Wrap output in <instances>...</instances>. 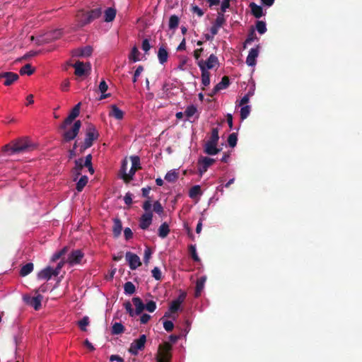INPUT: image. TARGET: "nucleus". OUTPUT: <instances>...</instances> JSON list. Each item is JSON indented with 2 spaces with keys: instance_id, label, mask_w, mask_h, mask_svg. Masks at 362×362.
Listing matches in <instances>:
<instances>
[{
  "instance_id": "c85d7f7f",
  "label": "nucleus",
  "mask_w": 362,
  "mask_h": 362,
  "mask_svg": "<svg viewBox=\"0 0 362 362\" xmlns=\"http://www.w3.org/2000/svg\"><path fill=\"white\" fill-rule=\"evenodd\" d=\"M33 269H34V265L33 263H31V262L27 263L21 267V269L20 270V275L21 276H25L28 275L29 274H30L33 271Z\"/></svg>"
},
{
  "instance_id": "5701e85b",
  "label": "nucleus",
  "mask_w": 362,
  "mask_h": 362,
  "mask_svg": "<svg viewBox=\"0 0 362 362\" xmlns=\"http://www.w3.org/2000/svg\"><path fill=\"white\" fill-rule=\"evenodd\" d=\"M206 280V276H201L200 278H199L197 280L195 292H194V296L196 298L200 296L202 291L204 289Z\"/></svg>"
},
{
  "instance_id": "603ef678",
  "label": "nucleus",
  "mask_w": 362,
  "mask_h": 362,
  "mask_svg": "<svg viewBox=\"0 0 362 362\" xmlns=\"http://www.w3.org/2000/svg\"><path fill=\"white\" fill-rule=\"evenodd\" d=\"M49 37L47 40H57L62 35V31L60 30H55L47 34Z\"/></svg>"
},
{
  "instance_id": "4be33fe9",
  "label": "nucleus",
  "mask_w": 362,
  "mask_h": 362,
  "mask_svg": "<svg viewBox=\"0 0 362 362\" xmlns=\"http://www.w3.org/2000/svg\"><path fill=\"white\" fill-rule=\"evenodd\" d=\"M200 64L201 63H198V66L202 72V83L204 86H208L210 84V73Z\"/></svg>"
},
{
  "instance_id": "4c0bfd02",
  "label": "nucleus",
  "mask_w": 362,
  "mask_h": 362,
  "mask_svg": "<svg viewBox=\"0 0 362 362\" xmlns=\"http://www.w3.org/2000/svg\"><path fill=\"white\" fill-rule=\"evenodd\" d=\"M218 140H219L218 129L216 127L213 128L211 130V136H210L209 139L207 141V142L218 144Z\"/></svg>"
},
{
  "instance_id": "a878e982",
  "label": "nucleus",
  "mask_w": 362,
  "mask_h": 362,
  "mask_svg": "<svg viewBox=\"0 0 362 362\" xmlns=\"http://www.w3.org/2000/svg\"><path fill=\"white\" fill-rule=\"evenodd\" d=\"M230 84V80L228 76H224L221 81L215 86V91H220L226 89Z\"/></svg>"
},
{
  "instance_id": "e433bc0d",
  "label": "nucleus",
  "mask_w": 362,
  "mask_h": 362,
  "mask_svg": "<svg viewBox=\"0 0 362 362\" xmlns=\"http://www.w3.org/2000/svg\"><path fill=\"white\" fill-rule=\"evenodd\" d=\"M89 317L88 316H84L77 322V325L81 331L86 332L87 330L86 327L89 325Z\"/></svg>"
},
{
  "instance_id": "72a5a7b5",
  "label": "nucleus",
  "mask_w": 362,
  "mask_h": 362,
  "mask_svg": "<svg viewBox=\"0 0 362 362\" xmlns=\"http://www.w3.org/2000/svg\"><path fill=\"white\" fill-rule=\"evenodd\" d=\"M35 71V69H33L30 64H27L22 66L20 69V74L25 75L27 74L28 76L32 75Z\"/></svg>"
},
{
  "instance_id": "6e6d98bb",
  "label": "nucleus",
  "mask_w": 362,
  "mask_h": 362,
  "mask_svg": "<svg viewBox=\"0 0 362 362\" xmlns=\"http://www.w3.org/2000/svg\"><path fill=\"white\" fill-rule=\"evenodd\" d=\"M151 273H152V276H153V278L156 280L159 281L162 279L161 272L158 267H154L152 269Z\"/></svg>"
},
{
  "instance_id": "1a4fd4ad",
  "label": "nucleus",
  "mask_w": 362,
  "mask_h": 362,
  "mask_svg": "<svg viewBox=\"0 0 362 362\" xmlns=\"http://www.w3.org/2000/svg\"><path fill=\"white\" fill-rule=\"evenodd\" d=\"M131 269L134 270L141 265L139 257L131 252H127L125 255Z\"/></svg>"
},
{
  "instance_id": "9d476101",
  "label": "nucleus",
  "mask_w": 362,
  "mask_h": 362,
  "mask_svg": "<svg viewBox=\"0 0 362 362\" xmlns=\"http://www.w3.org/2000/svg\"><path fill=\"white\" fill-rule=\"evenodd\" d=\"M23 299L28 304L33 306L35 310H38L41 308V302L43 299V296L38 293L36 296L32 298L24 296Z\"/></svg>"
},
{
  "instance_id": "b1692460",
  "label": "nucleus",
  "mask_w": 362,
  "mask_h": 362,
  "mask_svg": "<svg viewBox=\"0 0 362 362\" xmlns=\"http://www.w3.org/2000/svg\"><path fill=\"white\" fill-rule=\"evenodd\" d=\"M252 14L257 18H259L263 16V9L262 6L256 4L254 2L250 4Z\"/></svg>"
},
{
  "instance_id": "473e14b6",
  "label": "nucleus",
  "mask_w": 362,
  "mask_h": 362,
  "mask_svg": "<svg viewBox=\"0 0 362 362\" xmlns=\"http://www.w3.org/2000/svg\"><path fill=\"white\" fill-rule=\"evenodd\" d=\"M140 52L136 47H132L131 52L129 55V59L133 62H136L140 60L139 59Z\"/></svg>"
},
{
  "instance_id": "de8ad7c7",
  "label": "nucleus",
  "mask_w": 362,
  "mask_h": 362,
  "mask_svg": "<svg viewBox=\"0 0 362 362\" xmlns=\"http://www.w3.org/2000/svg\"><path fill=\"white\" fill-rule=\"evenodd\" d=\"M189 252L191 255L192 258L194 262H199L200 259L197 255L195 245H191L189 246Z\"/></svg>"
},
{
  "instance_id": "a19ab883",
  "label": "nucleus",
  "mask_w": 362,
  "mask_h": 362,
  "mask_svg": "<svg viewBox=\"0 0 362 362\" xmlns=\"http://www.w3.org/2000/svg\"><path fill=\"white\" fill-rule=\"evenodd\" d=\"M127 165H128L127 160L126 159L123 160L122 166L119 170L120 177L124 180V182H125V179H126L125 175H128V173H127Z\"/></svg>"
},
{
  "instance_id": "7ed1b4c3",
  "label": "nucleus",
  "mask_w": 362,
  "mask_h": 362,
  "mask_svg": "<svg viewBox=\"0 0 362 362\" xmlns=\"http://www.w3.org/2000/svg\"><path fill=\"white\" fill-rule=\"evenodd\" d=\"M172 345L165 341L160 344L158 348L157 354H156V362H172Z\"/></svg>"
},
{
  "instance_id": "393cba45",
  "label": "nucleus",
  "mask_w": 362,
  "mask_h": 362,
  "mask_svg": "<svg viewBox=\"0 0 362 362\" xmlns=\"http://www.w3.org/2000/svg\"><path fill=\"white\" fill-rule=\"evenodd\" d=\"M132 302L136 308V315H140L145 309V305L139 297H134L132 298Z\"/></svg>"
},
{
  "instance_id": "052dcab7",
  "label": "nucleus",
  "mask_w": 362,
  "mask_h": 362,
  "mask_svg": "<svg viewBox=\"0 0 362 362\" xmlns=\"http://www.w3.org/2000/svg\"><path fill=\"white\" fill-rule=\"evenodd\" d=\"M143 71H144V66L141 65H139L136 68V71H134L133 79H132L133 83H136L137 81L138 77L140 76V74H141V72Z\"/></svg>"
},
{
  "instance_id": "f257e3e1",
  "label": "nucleus",
  "mask_w": 362,
  "mask_h": 362,
  "mask_svg": "<svg viewBox=\"0 0 362 362\" xmlns=\"http://www.w3.org/2000/svg\"><path fill=\"white\" fill-rule=\"evenodd\" d=\"M102 14L100 8H96L90 11L80 10L76 14V22L78 28H83L90 24L94 20L98 19Z\"/></svg>"
},
{
  "instance_id": "e2e57ef3",
  "label": "nucleus",
  "mask_w": 362,
  "mask_h": 362,
  "mask_svg": "<svg viewBox=\"0 0 362 362\" xmlns=\"http://www.w3.org/2000/svg\"><path fill=\"white\" fill-rule=\"evenodd\" d=\"M141 48L145 52H148L150 49L151 48V46L149 43V40L148 39H144L142 41Z\"/></svg>"
},
{
  "instance_id": "a211bd4d",
  "label": "nucleus",
  "mask_w": 362,
  "mask_h": 362,
  "mask_svg": "<svg viewBox=\"0 0 362 362\" xmlns=\"http://www.w3.org/2000/svg\"><path fill=\"white\" fill-rule=\"evenodd\" d=\"M124 113L120 110L116 105H112L110 107V111L109 112V116L111 117H114L117 120H121L124 118Z\"/></svg>"
},
{
  "instance_id": "39448f33",
  "label": "nucleus",
  "mask_w": 362,
  "mask_h": 362,
  "mask_svg": "<svg viewBox=\"0 0 362 362\" xmlns=\"http://www.w3.org/2000/svg\"><path fill=\"white\" fill-rule=\"evenodd\" d=\"M99 136L98 132L93 124H90L86 133V137L84 139L85 147H91L93 144V141L98 139Z\"/></svg>"
},
{
  "instance_id": "0eeeda50",
  "label": "nucleus",
  "mask_w": 362,
  "mask_h": 362,
  "mask_svg": "<svg viewBox=\"0 0 362 362\" xmlns=\"http://www.w3.org/2000/svg\"><path fill=\"white\" fill-rule=\"evenodd\" d=\"M131 160H132V168L129 170V172L128 175H125V182L129 183L130 181H132L134 179V176L136 172V170L141 168V163H140V158L137 156H131Z\"/></svg>"
},
{
  "instance_id": "a18cd8bd",
  "label": "nucleus",
  "mask_w": 362,
  "mask_h": 362,
  "mask_svg": "<svg viewBox=\"0 0 362 362\" xmlns=\"http://www.w3.org/2000/svg\"><path fill=\"white\" fill-rule=\"evenodd\" d=\"M250 112V106L245 105L241 107L240 110V118L242 120L245 119Z\"/></svg>"
},
{
  "instance_id": "cd10ccee",
  "label": "nucleus",
  "mask_w": 362,
  "mask_h": 362,
  "mask_svg": "<svg viewBox=\"0 0 362 362\" xmlns=\"http://www.w3.org/2000/svg\"><path fill=\"white\" fill-rule=\"evenodd\" d=\"M170 233L169 226L166 222L163 223L158 228V236L165 238Z\"/></svg>"
},
{
  "instance_id": "680f3d73",
  "label": "nucleus",
  "mask_w": 362,
  "mask_h": 362,
  "mask_svg": "<svg viewBox=\"0 0 362 362\" xmlns=\"http://www.w3.org/2000/svg\"><path fill=\"white\" fill-rule=\"evenodd\" d=\"M163 327L167 332H171L174 328L173 322L170 320H166L163 322Z\"/></svg>"
},
{
  "instance_id": "dca6fc26",
  "label": "nucleus",
  "mask_w": 362,
  "mask_h": 362,
  "mask_svg": "<svg viewBox=\"0 0 362 362\" xmlns=\"http://www.w3.org/2000/svg\"><path fill=\"white\" fill-rule=\"evenodd\" d=\"M259 47L257 45L255 48H252L246 59V64L250 66H253L256 64V59L259 55Z\"/></svg>"
},
{
  "instance_id": "ea45409f",
  "label": "nucleus",
  "mask_w": 362,
  "mask_h": 362,
  "mask_svg": "<svg viewBox=\"0 0 362 362\" xmlns=\"http://www.w3.org/2000/svg\"><path fill=\"white\" fill-rule=\"evenodd\" d=\"M180 19L178 16L176 15H173L170 17L169 19V28L170 29H175L178 27Z\"/></svg>"
},
{
  "instance_id": "423d86ee",
  "label": "nucleus",
  "mask_w": 362,
  "mask_h": 362,
  "mask_svg": "<svg viewBox=\"0 0 362 362\" xmlns=\"http://www.w3.org/2000/svg\"><path fill=\"white\" fill-rule=\"evenodd\" d=\"M81 127V122L80 120L75 121L73 127L70 129L65 131L62 134L64 140L68 142L74 139L77 136Z\"/></svg>"
},
{
  "instance_id": "6e6552de",
  "label": "nucleus",
  "mask_w": 362,
  "mask_h": 362,
  "mask_svg": "<svg viewBox=\"0 0 362 362\" xmlns=\"http://www.w3.org/2000/svg\"><path fill=\"white\" fill-rule=\"evenodd\" d=\"M198 63H201L200 64L202 66H204L206 69V70H207V71H208V69H212L215 66L218 67V66H219L218 59L214 54H210V56L208 57V59L206 61H204V60L199 61V62H197V64Z\"/></svg>"
},
{
  "instance_id": "774afa93",
  "label": "nucleus",
  "mask_w": 362,
  "mask_h": 362,
  "mask_svg": "<svg viewBox=\"0 0 362 362\" xmlns=\"http://www.w3.org/2000/svg\"><path fill=\"white\" fill-rule=\"evenodd\" d=\"M143 209L145 211V213H148V211H151V200L147 199L145 201L142 206Z\"/></svg>"
},
{
  "instance_id": "f8f14e48",
  "label": "nucleus",
  "mask_w": 362,
  "mask_h": 362,
  "mask_svg": "<svg viewBox=\"0 0 362 362\" xmlns=\"http://www.w3.org/2000/svg\"><path fill=\"white\" fill-rule=\"evenodd\" d=\"M0 76L1 79L5 78L4 84L6 86L12 85L19 78V76L17 74L11 71L0 73Z\"/></svg>"
},
{
  "instance_id": "4468645a",
  "label": "nucleus",
  "mask_w": 362,
  "mask_h": 362,
  "mask_svg": "<svg viewBox=\"0 0 362 362\" xmlns=\"http://www.w3.org/2000/svg\"><path fill=\"white\" fill-rule=\"evenodd\" d=\"M153 213L148 211L144 213L140 218L139 227L143 230H146L152 223Z\"/></svg>"
},
{
  "instance_id": "7c9ffc66",
  "label": "nucleus",
  "mask_w": 362,
  "mask_h": 362,
  "mask_svg": "<svg viewBox=\"0 0 362 362\" xmlns=\"http://www.w3.org/2000/svg\"><path fill=\"white\" fill-rule=\"evenodd\" d=\"M108 88V86L105 80H102L99 84V90L101 92L102 95L100 97V100H103L107 98L110 94H105Z\"/></svg>"
},
{
  "instance_id": "69168bd1",
  "label": "nucleus",
  "mask_w": 362,
  "mask_h": 362,
  "mask_svg": "<svg viewBox=\"0 0 362 362\" xmlns=\"http://www.w3.org/2000/svg\"><path fill=\"white\" fill-rule=\"evenodd\" d=\"M252 95V93L248 92L245 95H244L240 101L239 105L243 106L247 104L249 102L250 95Z\"/></svg>"
},
{
  "instance_id": "6ab92c4d",
  "label": "nucleus",
  "mask_w": 362,
  "mask_h": 362,
  "mask_svg": "<svg viewBox=\"0 0 362 362\" xmlns=\"http://www.w3.org/2000/svg\"><path fill=\"white\" fill-rule=\"evenodd\" d=\"M122 230V223L119 218H115L113 219L112 232L115 238H118Z\"/></svg>"
},
{
  "instance_id": "8fccbe9b",
  "label": "nucleus",
  "mask_w": 362,
  "mask_h": 362,
  "mask_svg": "<svg viewBox=\"0 0 362 362\" xmlns=\"http://www.w3.org/2000/svg\"><path fill=\"white\" fill-rule=\"evenodd\" d=\"M76 118L69 115L68 117L64 120L63 123L60 125V129L65 130L68 125L71 124Z\"/></svg>"
},
{
  "instance_id": "c03bdc74",
  "label": "nucleus",
  "mask_w": 362,
  "mask_h": 362,
  "mask_svg": "<svg viewBox=\"0 0 362 362\" xmlns=\"http://www.w3.org/2000/svg\"><path fill=\"white\" fill-rule=\"evenodd\" d=\"M238 141V136L236 133H232L228 136V145L233 148L236 146Z\"/></svg>"
},
{
  "instance_id": "bf43d9fd",
  "label": "nucleus",
  "mask_w": 362,
  "mask_h": 362,
  "mask_svg": "<svg viewBox=\"0 0 362 362\" xmlns=\"http://www.w3.org/2000/svg\"><path fill=\"white\" fill-rule=\"evenodd\" d=\"M83 158H80L74 160L75 166L74 167L78 170H82L85 165H83Z\"/></svg>"
},
{
  "instance_id": "0e129e2a",
  "label": "nucleus",
  "mask_w": 362,
  "mask_h": 362,
  "mask_svg": "<svg viewBox=\"0 0 362 362\" xmlns=\"http://www.w3.org/2000/svg\"><path fill=\"white\" fill-rule=\"evenodd\" d=\"M151 250L150 247H147L146 249H145V251H144V261L146 264H147L148 262V260L149 259L151 258Z\"/></svg>"
},
{
  "instance_id": "f3484780",
  "label": "nucleus",
  "mask_w": 362,
  "mask_h": 362,
  "mask_svg": "<svg viewBox=\"0 0 362 362\" xmlns=\"http://www.w3.org/2000/svg\"><path fill=\"white\" fill-rule=\"evenodd\" d=\"M217 144L206 142L204 146V151L207 155H216L221 151V148H217Z\"/></svg>"
},
{
  "instance_id": "ddd939ff",
  "label": "nucleus",
  "mask_w": 362,
  "mask_h": 362,
  "mask_svg": "<svg viewBox=\"0 0 362 362\" xmlns=\"http://www.w3.org/2000/svg\"><path fill=\"white\" fill-rule=\"evenodd\" d=\"M83 256H84V255L81 252V250H73L69 255L67 262L71 265L79 264L81 262Z\"/></svg>"
},
{
  "instance_id": "09e8293b",
  "label": "nucleus",
  "mask_w": 362,
  "mask_h": 362,
  "mask_svg": "<svg viewBox=\"0 0 362 362\" xmlns=\"http://www.w3.org/2000/svg\"><path fill=\"white\" fill-rule=\"evenodd\" d=\"M256 28L259 33L264 34L267 31L266 23L264 21H258L256 23Z\"/></svg>"
},
{
  "instance_id": "37998d69",
  "label": "nucleus",
  "mask_w": 362,
  "mask_h": 362,
  "mask_svg": "<svg viewBox=\"0 0 362 362\" xmlns=\"http://www.w3.org/2000/svg\"><path fill=\"white\" fill-rule=\"evenodd\" d=\"M67 251H68V247H63L61 250H59V252H55L53 255V256L52 257V261L55 262L56 260L59 259L63 255H64L67 252Z\"/></svg>"
},
{
  "instance_id": "5fc2aeb1",
  "label": "nucleus",
  "mask_w": 362,
  "mask_h": 362,
  "mask_svg": "<svg viewBox=\"0 0 362 362\" xmlns=\"http://www.w3.org/2000/svg\"><path fill=\"white\" fill-rule=\"evenodd\" d=\"M80 49L82 52L81 54L83 55V57H90L92 54L93 47L91 46L88 45L84 47H81Z\"/></svg>"
},
{
  "instance_id": "c756f323",
  "label": "nucleus",
  "mask_w": 362,
  "mask_h": 362,
  "mask_svg": "<svg viewBox=\"0 0 362 362\" xmlns=\"http://www.w3.org/2000/svg\"><path fill=\"white\" fill-rule=\"evenodd\" d=\"M202 194V192L199 185L193 186L192 187L190 188L189 191V197L191 199H195Z\"/></svg>"
},
{
  "instance_id": "13d9d810",
  "label": "nucleus",
  "mask_w": 362,
  "mask_h": 362,
  "mask_svg": "<svg viewBox=\"0 0 362 362\" xmlns=\"http://www.w3.org/2000/svg\"><path fill=\"white\" fill-rule=\"evenodd\" d=\"M145 308L150 313H153L155 311V310L156 309V303L155 301L153 300H150L148 301L146 305H145Z\"/></svg>"
},
{
  "instance_id": "58836bf2",
  "label": "nucleus",
  "mask_w": 362,
  "mask_h": 362,
  "mask_svg": "<svg viewBox=\"0 0 362 362\" xmlns=\"http://www.w3.org/2000/svg\"><path fill=\"white\" fill-rule=\"evenodd\" d=\"M124 331V327L119 322H115L112 327V334H119Z\"/></svg>"
},
{
  "instance_id": "338daca9",
  "label": "nucleus",
  "mask_w": 362,
  "mask_h": 362,
  "mask_svg": "<svg viewBox=\"0 0 362 362\" xmlns=\"http://www.w3.org/2000/svg\"><path fill=\"white\" fill-rule=\"evenodd\" d=\"M203 52H204V49L202 47L199 48V49H196L194 51V57L197 60V62L202 60V59H200V57H201V55L203 53Z\"/></svg>"
},
{
  "instance_id": "9b49d317",
  "label": "nucleus",
  "mask_w": 362,
  "mask_h": 362,
  "mask_svg": "<svg viewBox=\"0 0 362 362\" xmlns=\"http://www.w3.org/2000/svg\"><path fill=\"white\" fill-rule=\"evenodd\" d=\"M73 66L75 69L74 74L77 76H82L86 74V71L90 69L89 63L84 64L83 62L77 61Z\"/></svg>"
},
{
  "instance_id": "aec40b11",
  "label": "nucleus",
  "mask_w": 362,
  "mask_h": 362,
  "mask_svg": "<svg viewBox=\"0 0 362 362\" xmlns=\"http://www.w3.org/2000/svg\"><path fill=\"white\" fill-rule=\"evenodd\" d=\"M168 58V52L165 45H162L159 47L158 52V59L161 64H164Z\"/></svg>"
},
{
  "instance_id": "c9c22d12",
  "label": "nucleus",
  "mask_w": 362,
  "mask_h": 362,
  "mask_svg": "<svg viewBox=\"0 0 362 362\" xmlns=\"http://www.w3.org/2000/svg\"><path fill=\"white\" fill-rule=\"evenodd\" d=\"M177 178L178 173L175 170L168 171L165 176V179L169 182H175Z\"/></svg>"
},
{
  "instance_id": "2f4dec72",
  "label": "nucleus",
  "mask_w": 362,
  "mask_h": 362,
  "mask_svg": "<svg viewBox=\"0 0 362 362\" xmlns=\"http://www.w3.org/2000/svg\"><path fill=\"white\" fill-rule=\"evenodd\" d=\"M88 178L86 175H82L76 183V189L78 192H81L88 183Z\"/></svg>"
},
{
  "instance_id": "f704fd0d",
  "label": "nucleus",
  "mask_w": 362,
  "mask_h": 362,
  "mask_svg": "<svg viewBox=\"0 0 362 362\" xmlns=\"http://www.w3.org/2000/svg\"><path fill=\"white\" fill-rule=\"evenodd\" d=\"M124 293L128 295H132L135 293L136 287L131 281H127L124 285Z\"/></svg>"
},
{
  "instance_id": "864d4df0",
  "label": "nucleus",
  "mask_w": 362,
  "mask_h": 362,
  "mask_svg": "<svg viewBox=\"0 0 362 362\" xmlns=\"http://www.w3.org/2000/svg\"><path fill=\"white\" fill-rule=\"evenodd\" d=\"M153 211L160 215L161 214L163 213V206L161 205V204L160 203L159 201H156L153 203Z\"/></svg>"
},
{
  "instance_id": "3c124183",
  "label": "nucleus",
  "mask_w": 362,
  "mask_h": 362,
  "mask_svg": "<svg viewBox=\"0 0 362 362\" xmlns=\"http://www.w3.org/2000/svg\"><path fill=\"white\" fill-rule=\"evenodd\" d=\"M215 160L214 158H211L209 157H203L199 159V163H203L206 168H209L214 163Z\"/></svg>"
},
{
  "instance_id": "49530a36",
  "label": "nucleus",
  "mask_w": 362,
  "mask_h": 362,
  "mask_svg": "<svg viewBox=\"0 0 362 362\" xmlns=\"http://www.w3.org/2000/svg\"><path fill=\"white\" fill-rule=\"evenodd\" d=\"M197 111V107L194 105L187 106L185 111V115L187 118L192 117Z\"/></svg>"
},
{
  "instance_id": "2eb2a0df",
  "label": "nucleus",
  "mask_w": 362,
  "mask_h": 362,
  "mask_svg": "<svg viewBox=\"0 0 362 362\" xmlns=\"http://www.w3.org/2000/svg\"><path fill=\"white\" fill-rule=\"evenodd\" d=\"M226 22L223 13H218L215 22L210 29V32L213 35H216L218 32V29L223 25Z\"/></svg>"
},
{
  "instance_id": "bb28decb",
  "label": "nucleus",
  "mask_w": 362,
  "mask_h": 362,
  "mask_svg": "<svg viewBox=\"0 0 362 362\" xmlns=\"http://www.w3.org/2000/svg\"><path fill=\"white\" fill-rule=\"evenodd\" d=\"M116 16V10L114 8L109 7L105 11V21L112 22Z\"/></svg>"
},
{
  "instance_id": "79ce46f5",
  "label": "nucleus",
  "mask_w": 362,
  "mask_h": 362,
  "mask_svg": "<svg viewBox=\"0 0 362 362\" xmlns=\"http://www.w3.org/2000/svg\"><path fill=\"white\" fill-rule=\"evenodd\" d=\"M257 38L256 37V34H255V30L253 28H252L249 33H248V35H247V39L245 40V42H244V46L243 47L244 48H246V45L247 44H250L252 42H253L255 39Z\"/></svg>"
},
{
  "instance_id": "412c9836",
  "label": "nucleus",
  "mask_w": 362,
  "mask_h": 362,
  "mask_svg": "<svg viewBox=\"0 0 362 362\" xmlns=\"http://www.w3.org/2000/svg\"><path fill=\"white\" fill-rule=\"evenodd\" d=\"M54 274L52 268L51 267H47L37 274V278L39 279L49 280L52 276H54Z\"/></svg>"
},
{
  "instance_id": "f03ea898",
  "label": "nucleus",
  "mask_w": 362,
  "mask_h": 362,
  "mask_svg": "<svg viewBox=\"0 0 362 362\" xmlns=\"http://www.w3.org/2000/svg\"><path fill=\"white\" fill-rule=\"evenodd\" d=\"M32 148V145L27 139H19L13 144H8L2 147L4 152L8 153L9 155L26 152Z\"/></svg>"
},
{
  "instance_id": "20e7f679",
  "label": "nucleus",
  "mask_w": 362,
  "mask_h": 362,
  "mask_svg": "<svg viewBox=\"0 0 362 362\" xmlns=\"http://www.w3.org/2000/svg\"><path fill=\"white\" fill-rule=\"evenodd\" d=\"M146 342V336L145 334H141L139 339L134 340L131 344L129 349V352L132 355H137L139 351H141L144 349Z\"/></svg>"
},
{
  "instance_id": "4d7b16f0",
  "label": "nucleus",
  "mask_w": 362,
  "mask_h": 362,
  "mask_svg": "<svg viewBox=\"0 0 362 362\" xmlns=\"http://www.w3.org/2000/svg\"><path fill=\"white\" fill-rule=\"evenodd\" d=\"M81 105V103H78V104H76V105L73 107V109L71 110V112L69 113V115H71V116H73L74 117L76 118V117L79 115Z\"/></svg>"
}]
</instances>
